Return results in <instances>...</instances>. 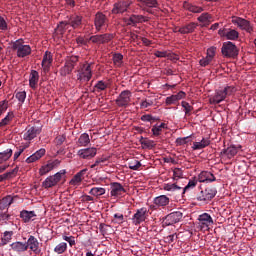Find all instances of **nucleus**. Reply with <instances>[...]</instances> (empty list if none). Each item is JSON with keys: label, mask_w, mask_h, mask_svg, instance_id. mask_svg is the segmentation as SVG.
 Returning <instances> with one entry per match:
<instances>
[{"label": "nucleus", "mask_w": 256, "mask_h": 256, "mask_svg": "<svg viewBox=\"0 0 256 256\" xmlns=\"http://www.w3.org/2000/svg\"><path fill=\"white\" fill-rule=\"evenodd\" d=\"M128 167L132 171H139V169H141V162H139L138 160L130 161L128 163Z\"/></svg>", "instance_id": "obj_50"}, {"label": "nucleus", "mask_w": 256, "mask_h": 256, "mask_svg": "<svg viewBox=\"0 0 256 256\" xmlns=\"http://www.w3.org/2000/svg\"><path fill=\"white\" fill-rule=\"evenodd\" d=\"M57 29L60 32V35H63V33L69 29V23L67 21H62L58 24Z\"/></svg>", "instance_id": "obj_51"}, {"label": "nucleus", "mask_w": 256, "mask_h": 256, "mask_svg": "<svg viewBox=\"0 0 256 256\" xmlns=\"http://www.w3.org/2000/svg\"><path fill=\"white\" fill-rule=\"evenodd\" d=\"M67 22L72 29H79L83 25V17L79 15H72Z\"/></svg>", "instance_id": "obj_29"}, {"label": "nucleus", "mask_w": 256, "mask_h": 256, "mask_svg": "<svg viewBox=\"0 0 256 256\" xmlns=\"http://www.w3.org/2000/svg\"><path fill=\"white\" fill-rule=\"evenodd\" d=\"M66 173H67V171L60 170L56 174H54L52 176H48L42 182V187H44V189H51L52 187H55L57 185V183H59L63 179V177H65Z\"/></svg>", "instance_id": "obj_4"}, {"label": "nucleus", "mask_w": 256, "mask_h": 256, "mask_svg": "<svg viewBox=\"0 0 256 256\" xmlns=\"http://www.w3.org/2000/svg\"><path fill=\"white\" fill-rule=\"evenodd\" d=\"M141 145H143L147 149H153V147H155L156 144L155 141L144 138L141 140Z\"/></svg>", "instance_id": "obj_54"}, {"label": "nucleus", "mask_w": 256, "mask_h": 256, "mask_svg": "<svg viewBox=\"0 0 256 256\" xmlns=\"http://www.w3.org/2000/svg\"><path fill=\"white\" fill-rule=\"evenodd\" d=\"M164 191H181L183 187L177 185V183H167L163 186Z\"/></svg>", "instance_id": "obj_42"}, {"label": "nucleus", "mask_w": 256, "mask_h": 256, "mask_svg": "<svg viewBox=\"0 0 256 256\" xmlns=\"http://www.w3.org/2000/svg\"><path fill=\"white\" fill-rule=\"evenodd\" d=\"M225 99H227L225 92L223 90H216L214 95L209 98V103L211 105H219V103H222Z\"/></svg>", "instance_id": "obj_22"}, {"label": "nucleus", "mask_w": 256, "mask_h": 256, "mask_svg": "<svg viewBox=\"0 0 256 256\" xmlns=\"http://www.w3.org/2000/svg\"><path fill=\"white\" fill-rule=\"evenodd\" d=\"M91 143V139L89 138V134L83 133L80 135L77 145L78 147H87Z\"/></svg>", "instance_id": "obj_39"}, {"label": "nucleus", "mask_w": 256, "mask_h": 256, "mask_svg": "<svg viewBox=\"0 0 256 256\" xmlns=\"http://www.w3.org/2000/svg\"><path fill=\"white\" fill-rule=\"evenodd\" d=\"M178 239L177 233H174L172 235H168L164 238V243H168L171 245V243H175V241Z\"/></svg>", "instance_id": "obj_57"}, {"label": "nucleus", "mask_w": 256, "mask_h": 256, "mask_svg": "<svg viewBox=\"0 0 256 256\" xmlns=\"http://www.w3.org/2000/svg\"><path fill=\"white\" fill-rule=\"evenodd\" d=\"M131 95V91L129 90L122 91L115 101L116 105L118 107H129V104L131 103Z\"/></svg>", "instance_id": "obj_11"}, {"label": "nucleus", "mask_w": 256, "mask_h": 256, "mask_svg": "<svg viewBox=\"0 0 256 256\" xmlns=\"http://www.w3.org/2000/svg\"><path fill=\"white\" fill-rule=\"evenodd\" d=\"M18 196L8 195L0 200V210L4 211V209H9L15 201H17Z\"/></svg>", "instance_id": "obj_26"}, {"label": "nucleus", "mask_w": 256, "mask_h": 256, "mask_svg": "<svg viewBox=\"0 0 256 256\" xmlns=\"http://www.w3.org/2000/svg\"><path fill=\"white\" fill-rule=\"evenodd\" d=\"M211 61H213V60L206 56L205 58H202L199 61V64L201 65V67H207V65H209L211 63Z\"/></svg>", "instance_id": "obj_64"}, {"label": "nucleus", "mask_w": 256, "mask_h": 256, "mask_svg": "<svg viewBox=\"0 0 256 256\" xmlns=\"http://www.w3.org/2000/svg\"><path fill=\"white\" fill-rule=\"evenodd\" d=\"M183 7L186 11H190V13H203L204 11L203 7L191 4L188 1H184Z\"/></svg>", "instance_id": "obj_31"}, {"label": "nucleus", "mask_w": 256, "mask_h": 256, "mask_svg": "<svg viewBox=\"0 0 256 256\" xmlns=\"http://www.w3.org/2000/svg\"><path fill=\"white\" fill-rule=\"evenodd\" d=\"M16 99H18L20 103H25V99H27V92L22 91V92L16 93Z\"/></svg>", "instance_id": "obj_59"}, {"label": "nucleus", "mask_w": 256, "mask_h": 256, "mask_svg": "<svg viewBox=\"0 0 256 256\" xmlns=\"http://www.w3.org/2000/svg\"><path fill=\"white\" fill-rule=\"evenodd\" d=\"M77 61H79V57L77 56H70L66 59L64 67L60 69V75L62 77H67V75H70V73L73 72V69H75V65L77 64Z\"/></svg>", "instance_id": "obj_6"}, {"label": "nucleus", "mask_w": 256, "mask_h": 256, "mask_svg": "<svg viewBox=\"0 0 256 256\" xmlns=\"http://www.w3.org/2000/svg\"><path fill=\"white\" fill-rule=\"evenodd\" d=\"M51 63H53V56L51 55V52L46 51L42 60L44 73H49V69H51Z\"/></svg>", "instance_id": "obj_28"}, {"label": "nucleus", "mask_w": 256, "mask_h": 256, "mask_svg": "<svg viewBox=\"0 0 256 256\" xmlns=\"http://www.w3.org/2000/svg\"><path fill=\"white\" fill-rule=\"evenodd\" d=\"M170 201L171 200L169 199V197H167V195H160L153 199L154 205H151L150 209H152L153 211H157V208L159 207L165 208L167 207V205H169Z\"/></svg>", "instance_id": "obj_16"}, {"label": "nucleus", "mask_w": 256, "mask_h": 256, "mask_svg": "<svg viewBox=\"0 0 256 256\" xmlns=\"http://www.w3.org/2000/svg\"><path fill=\"white\" fill-rule=\"evenodd\" d=\"M11 239H13V232L5 231L0 242V247H5V245L11 242Z\"/></svg>", "instance_id": "obj_41"}, {"label": "nucleus", "mask_w": 256, "mask_h": 256, "mask_svg": "<svg viewBox=\"0 0 256 256\" xmlns=\"http://www.w3.org/2000/svg\"><path fill=\"white\" fill-rule=\"evenodd\" d=\"M107 163V158H97L95 163L91 165V169H96L95 167H100V169L103 167V164Z\"/></svg>", "instance_id": "obj_52"}, {"label": "nucleus", "mask_w": 256, "mask_h": 256, "mask_svg": "<svg viewBox=\"0 0 256 256\" xmlns=\"http://www.w3.org/2000/svg\"><path fill=\"white\" fill-rule=\"evenodd\" d=\"M10 247L16 253H25L27 251V242H13Z\"/></svg>", "instance_id": "obj_32"}, {"label": "nucleus", "mask_w": 256, "mask_h": 256, "mask_svg": "<svg viewBox=\"0 0 256 256\" xmlns=\"http://www.w3.org/2000/svg\"><path fill=\"white\" fill-rule=\"evenodd\" d=\"M213 19V17L211 16V14L205 12L202 13L198 18L197 21H199V23L203 24V27H207V25L211 24V20Z\"/></svg>", "instance_id": "obj_37"}, {"label": "nucleus", "mask_w": 256, "mask_h": 256, "mask_svg": "<svg viewBox=\"0 0 256 256\" xmlns=\"http://www.w3.org/2000/svg\"><path fill=\"white\" fill-rule=\"evenodd\" d=\"M153 101L152 100H142L140 103L141 109H147L148 107H152Z\"/></svg>", "instance_id": "obj_62"}, {"label": "nucleus", "mask_w": 256, "mask_h": 256, "mask_svg": "<svg viewBox=\"0 0 256 256\" xmlns=\"http://www.w3.org/2000/svg\"><path fill=\"white\" fill-rule=\"evenodd\" d=\"M211 145V140L209 138H203L200 142H194L192 149L193 151H200L201 149H205V147H209Z\"/></svg>", "instance_id": "obj_34"}, {"label": "nucleus", "mask_w": 256, "mask_h": 256, "mask_svg": "<svg viewBox=\"0 0 256 256\" xmlns=\"http://www.w3.org/2000/svg\"><path fill=\"white\" fill-rule=\"evenodd\" d=\"M181 105L184 109L186 117H191V113L193 112V106H191V104H189V102L186 101H182Z\"/></svg>", "instance_id": "obj_47"}, {"label": "nucleus", "mask_w": 256, "mask_h": 256, "mask_svg": "<svg viewBox=\"0 0 256 256\" xmlns=\"http://www.w3.org/2000/svg\"><path fill=\"white\" fill-rule=\"evenodd\" d=\"M113 39H115V34L111 33L94 35L90 37V41H92V43H99L102 45L105 43H109V41H113Z\"/></svg>", "instance_id": "obj_17"}, {"label": "nucleus", "mask_w": 256, "mask_h": 256, "mask_svg": "<svg viewBox=\"0 0 256 256\" xmlns=\"http://www.w3.org/2000/svg\"><path fill=\"white\" fill-rule=\"evenodd\" d=\"M95 89H97V91H105V89H107V83L103 82V81H98L95 86Z\"/></svg>", "instance_id": "obj_58"}, {"label": "nucleus", "mask_w": 256, "mask_h": 256, "mask_svg": "<svg viewBox=\"0 0 256 256\" xmlns=\"http://www.w3.org/2000/svg\"><path fill=\"white\" fill-rule=\"evenodd\" d=\"M41 134V127L39 126H28L23 134L24 141H33L37 135Z\"/></svg>", "instance_id": "obj_12"}, {"label": "nucleus", "mask_w": 256, "mask_h": 256, "mask_svg": "<svg viewBox=\"0 0 256 256\" xmlns=\"http://www.w3.org/2000/svg\"><path fill=\"white\" fill-rule=\"evenodd\" d=\"M62 239L64 241H67L70 247H73V245H75V236H62Z\"/></svg>", "instance_id": "obj_63"}, {"label": "nucleus", "mask_w": 256, "mask_h": 256, "mask_svg": "<svg viewBox=\"0 0 256 256\" xmlns=\"http://www.w3.org/2000/svg\"><path fill=\"white\" fill-rule=\"evenodd\" d=\"M220 37H225L228 41H237L239 39V31L232 28H222L218 31Z\"/></svg>", "instance_id": "obj_13"}, {"label": "nucleus", "mask_w": 256, "mask_h": 256, "mask_svg": "<svg viewBox=\"0 0 256 256\" xmlns=\"http://www.w3.org/2000/svg\"><path fill=\"white\" fill-rule=\"evenodd\" d=\"M12 51L16 54V57L19 59H25V57H29L31 55V46L25 44L23 39H18L12 42L11 46Z\"/></svg>", "instance_id": "obj_1"}, {"label": "nucleus", "mask_w": 256, "mask_h": 256, "mask_svg": "<svg viewBox=\"0 0 256 256\" xmlns=\"http://www.w3.org/2000/svg\"><path fill=\"white\" fill-rule=\"evenodd\" d=\"M149 218V210L146 207L137 209L135 214L132 216L133 225H141L144 221H147Z\"/></svg>", "instance_id": "obj_8"}, {"label": "nucleus", "mask_w": 256, "mask_h": 256, "mask_svg": "<svg viewBox=\"0 0 256 256\" xmlns=\"http://www.w3.org/2000/svg\"><path fill=\"white\" fill-rule=\"evenodd\" d=\"M27 249L33 251L35 255H41V247L39 246V240L35 236L30 235L27 242Z\"/></svg>", "instance_id": "obj_18"}, {"label": "nucleus", "mask_w": 256, "mask_h": 256, "mask_svg": "<svg viewBox=\"0 0 256 256\" xmlns=\"http://www.w3.org/2000/svg\"><path fill=\"white\" fill-rule=\"evenodd\" d=\"M90 195L94 197H101V195H105V188L102 187H94L89 191Z\"/></svg>", "instance_id": "obj_45"}, {"label": "nucleus", "mask_w": 256, "mask_h": 256, "mask_svg": "<svg viewBox=\"0 0 256 256\" xmlns=\"http://www.w3.org/2000/svg\"><path fill=\"white\" fill-rule=\"evenodd\" d=\"M139 7L146 11V13H153L151 9H157L159 2L157 0H137Z\"/></svg>", "instance_id": "obj_15"}, {"label": "nucleus", "mask_w": 256, "mask_h": 256, "mask_svg": "<svg viewBox=\"0 0 256 256\" xmlns=\"http://www.w3.org/2000/svg\"><path fill=\"white\" fill-rule=\"evenodd\" d=\"M232 23L233 25H237V27H239V29L242 31H246V33H253V24H251V22L245 18L233 16Z\"/></svg>", "instance_id": "obj_7"}, {"label": "nucleus", "mask_w": 256, "mask_h": 256, "mask_svg": "<svg viewBox=\"0 0 256 256\" xmlns=\"http://www.w3.org/2000/svg\"><path fill=\"white\" fill-rule=\"evenodd\" d=\"M61 162L59 160H54L52 162H48L46 165L42 166L39 169V175L43 176V175H47V173H50V171H53V169H55V167H59V164Z\"/></svg>", "instance_id": "obj_25"}, {"label": "nucleus", "mask_w": 256, "mask_h": 256, "mask_svg": "<svg viewBox=\"0 0 256 256\" xmlns=\"http://www.w3.org/2000/svg\"><path fill=\"white\" fill-rule=\"evenodd\" d=\"M112 59H113L114 65H116V67H121V65H123V54L114 53Z\"/></svg>", "instance_id": "obj_46"}, {"label": "nucleus", "mask_w": 256, "mask_h": 256, "mask_svg": "<svg viewBox=\"0 0 256 256\" xmlns=\"http://www.w3.org/2000/svg\"><path fill=\"white\" fill-rule=\"evenodd\" d=\"M221 53L223 57L235 59L239 55V48H237L235 43L227 41L222 44Z\"/></svg>", "instance_id": "obj_3"}, {"label": "nucleus", "mask_w": 256, "mask_h": 256, "mask_svg": "<svg viewBox=\"0 0 256 256\" xmlns=\"http://www.w3.org/2000/svg\"><path fill=\"white\" fill-rule=\"evenodd\" d=\"M127 193L125 187L122 186L119 182H112L110 183V195L111 197H123Z\"/></svg>", "instance_id": "obj_14"}, {"label": "nucleus", "mask_w": 256, "mask_h": 256, "mask_svg": "<svg viewBox=\"0 0 256 256\" xmlns=\"http://www.w3.org/2000/svg\"><path fill=\"white\" fill-rule=\"evenodd\" d=\"M14 117L15 114H13V112H8L5 118L1 120L0 127H5V125H9L11 121H13Z\"/></svg>", "instance_id": "obj_43"}, {"label": "nucleus", "mask_w": 256, "mask_h": 256, "mask_svg": "<svg viewBox=\"0 0 256 256\" xmlns=\"http://www.w3.org/2000/svg\"><path fill=\"white\" fill-rule=\"evenodd\" d=\"M19 173V166H16L14 169H12L10 172H6L4 174L0 175V183H3V181H7L8 179H13Z\"/></svg>", "instance_id": "obj_36"}, {"label": "nucleus", "mask_w": 256, "mask_h": 256, "mask_svg": "<svg viewBox=\"0 0 256 256\" xmlns=\"http://www.w3.org/2000/svg\"><path fill=\"white\" fill-rule=\"evenodd\" d=\"M178 179H183V170L181 168H174L173 180L178 181Z\"/></svg>", "instance_id": "obj_55"}, {"label": "nucleus", "mask_w": 256, "mask_h": 256, "mask_svg": "<svg viewBox=\"0 0 256 256\" xmlns=\"http://www.w3.org/2000/svg\"><path fill=\"white\" fill-rule=\"evenodd\" d=\"M195 187H197V180H189L188 184L182 189V197L187 193V191L195 189Z\"/></svg>", "instance_id": "obj_48"}, {"label": "nucleus", "mask_w": 256, "mask_h": 256, "mask_svg": "<svg viewBox=\"0 0 256 256\" xmlns=\"http://www.w3.org/2000/svg\"><path fill=\"white\" fill-rule=\"evenodd\" d=\"M65 251H67V243H65V242L58 244L54 248V252L57 253L58 255L65 253Z\"/></svg>", "instance_id": "obj_49"}, {"label": "nucleus", "mask_w": 256, "mask_h": 256, "mask_svg": "<svg viewBox=\"0 0 256 256\" xmlns=\"http://www.w3.org/2000/svg\"><path fill=\"white\" fill-rule=\"evenodd\" d=\"M181 219H183V214L181 211L171 212L165 217V225H175L176 223H179Z\"/></svg>", "instance_id": "obj_19"}, {"label": "nucleus", "mask_w": 256, "mask_h": 256, "mask_svg": "<svg viewBox=\"0 0 256 256\" xmlns=\"http://www.w3.org/2000/svg\"><path fill=\"white\" fill-rule=\"evenodd\" d=\"M8 108H9V101L7 100L0 101V116H2L3 113L7 111Z\"/></svg>", "instance_id": "obj_56"}, {"label": "nucleus", "mask_w": 256, "mask_h": 256, "mask_svg": "<svg viewBox=\"0 0 256 256\" xmlns=\"http://www.w3.org/2000/svg\"><path fill=\"white\" fill-rule=\"evenodd\" d=\"M93 77V72L91 70V64L85 63L80 65V68L77 70V79L78 81H91Z\"/></svg>", "instance_id": "obj_5"}, {"label": "nucleus", "mask_w": 256, "mask_h": 256, "mask_svg": "<svg viewBox=\"0 0 256 256\" xmlns=\"http://www.w3.org/2000/svg\"><path fill=\"white\" fill-rule=\"evenodd\" d=\"M198 181L200 183H213V181H216L215 175L209 171H202L198 175Z\"/></svg>", "instance_id": "obj_27"}, {"label": "nucleus", "mask_w": 256, "mask_h": 256, "mask_svg": "<svg viewBox=\"0 0 256 256\" xmlns=\"http://www.w3.org/2000/svg\"><path fill=\"white\" fill-rule=\"evenodd\" d=\"M179 100L176 95H171L166 98V105H175Z\"/></svg>", "instance_id": "obj_61"}, {"label": "nucleus", "mask_w": 256, "mask_h": 256, "mask_svg": "<svg viewBox=\"0 0 256 256\" xmlns=\"http://www.w3.org/2000/svg\"><path fill=\"white\" fill-rule=\"evenodd\" d=\"M133 5V1L126 0L120 1L113 5L112 14L113 15H123V13H127V9Z\"/></svg>", "instance_id": "obj_9"}, {"label": "nucleus", "mask_w": 256, "mask_h": 256, "mask_svg": "<svg viewBox=\"0 0 256 256\" xmlns=\"http://www.w3.org/2000/svg\"><path fill=\"white\" fill-rule=\"evenodd\" d=\"M223 91L226 97H230V95H235V93L237 92V88H235V86H226Z\"/></svg>", "instance_id": "obj_53"}, {"label": "nucleus", "mask_w": 256, "mask_h": 256, "mask_svg": "<svg viewBox=\"0 0 256 256\" xmlns=\"http://www.w3.org/2000/svg\"><path fill=\"white\" fill-rule=\"evenodd\" d=\"M45 153H46L45 148L39 149L38 151H36L34 154H32L26 159V163H35V161H39V159H41V157H43Z\"/></svg>", "instance_id": "obj_33"}, {"label": "nucleus", "mask_w": 256, "mask_h": 256, "mask_svg": "<svg viewBox=\"0 0 256 256\" xmlns=\"http://www.w3.org/2000/svg\"><path fill=\"white\" fill-rule=\"evenodd\" d=\"M216 195L217 188H215V186H209L197 194L196 200L199 201L200 203H203V205H207V203L215 199Z\"/></svg>", "instance_id": "obj_2"}, {"label": "nucleus", "mask_w": 256, "mask_h": 256, "mask_svg": "<svg viewBox=\"0 0 256 256\" xmlns=\"http://www.w3.org/2000/svg\"><path fill=\"white\" fill-rule=\"evenodd\" d=\"M198 225L201 229H207L210 225H213V217L209 213H203L198 216Z\"/></svg>", "instance_id": "obj_20"}, {"label": "nucleus", "mask_w": 256, "mask_h": 256, "mask_svg": "<svg viewBox=\"0 0 256 256\" xmlns=\"http://www.w3.org/2000/svg\"><path fill=\"white\" fill-rule=\"evenodd\" d=\"M239 149H241V146H235V145H230L228 148L223 149L221 154L226 155L228 159H233L237 153H239Z\"/></svg>", "instance_id": "obj_30"}, {"label": "nucleus", "mask_w": 256, "mask_h": 256, "mask_svg": "<svg viewBox=\"0 0 256 256\" xmlns=\"http://www.w3.org/2000/svg\"><path fill=\"white\" fill-rule=\"evenodd\" d=\"M12 156L13 150L11 148H8L3 152H0V165H2V163H5V161H9V159H11Z\"/></svg>", "instance_id": "obj_40"}, {"label": "nucleus", "mask_w": 256, "mask_h": 256, "mask_svg": "<svg viewBox=\"0 0 256 256\" xmlns=\"http://www.w3.org/2000/svg\"><path fill=\"white\" fill-rule=\"evenodd\" d=\"M83 181V178L78 174L74 175L73 178L70 180V185H79Z\"/></svg>", "instance_id": "obj_60"}, {"label": "nucleus", "mask_w": 256, "mask_h": 256, "mask_svg": "<svg viewBox=\"0 0 256 256\" xmlns=\"http://www.w3.org/2000/svg\"><path fill=\"white\" fill-rule=\"evenodd\" d=\"M78 155L81 159H93L97 155V148H85L78 151Z\"/></svg>", "instance_id": "obj_24"}, {"label": "nucleus", "mask_w": 256, "mask_h": 256, "mask_svg": "<svg viewBox=\"0 0 256 256\" xmlns=\"http://www.w3.org/2000/svg\"><path fill=\"white\" fill-rule=\"evenodd\" d=\"M109 23V18L103 12H97L94 17V26L96 31H101L105 29Z\"/></svg>", "instance_id": "obj_10"}, {"label": "nucleus", "mask_w": 256, "mask_h": 256, "mask_svg": "<svg viewBox=\"0 0 256 256\" xmlns=\"http://www.w3.org/2000/svg\"><path fill=\"white\" fill-rule=\"evenodd\" d=\"M39 83V72L32 70L29 78V85L31 89H37V84Z\"/></svg>", "instance_id": "obj_35"}, {"label": "nucleus", "mask_w": 256, "mask_h": 256, "mask_svg": "<svg viewBox=\"0 0 256 256\" xmlns=\"http://www.w3.org/2000/svg\"><path fill=\"white\" fill-rule=\"evenodd\" d=\"M20 217L24 221V223H29L33 219V217H37V214H35V211H27L23 210L20 212Z\"/></svg>", "instance_id": "obj_38"}, {"label": "nucleus", "mask_w": 256, "mask_h": 256, "mask_svg": "<svg viewBox=\"0 0 256 256\" xmlns=\"http://www.w3.org/2000/svg\"><path fill=\"white\" fill-rule=\"evenodd\" d=\"M123 21L128 26L137 27V23H144L147 20H145V16L143 15L133 14L129 18H124Z\"/></svg>", "instance_id": "obj_21"}, {"label": "nucleus", "mask_w": 256, "mask_h": 256, "mask_svg": "<svg viewBox=\"0 0 256 256\" xmlns=\"http://www.w3.org/2000/svg\"><path fill=\"white\" fill-rule=\"evenodd\" d=\"M14 117L15 114H13V112H8L5 118L1 120L0 127H5V125H9L11 121H13Z\"/></svg>", "instance_id": "obj_44"}, {"label": "nucleus", "mask_w": 256, "mask_h": 256, "mask_svg": "<svg viewBox=\"0 0 256 256\" xmlns=\"http://www.w3.org/2000/svg\"><path fill=\"white\" fill-rule=\"evenodd\" d=\"M198 27V24L195 22H190L182 27L179 30H174L175 33H181V35H189V33H193Z\"/></svg>", "instance_id": "obj_23"}]
</instances>
